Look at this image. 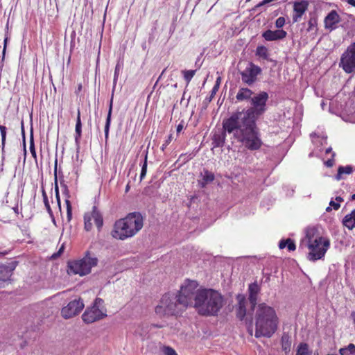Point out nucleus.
<instances>
[{
    "mask_svg": "<svg viewBox=\"0 0 355 355\" xmlns=\"http://www.w3.org/2000/svg\"><path fill=\"white\" fill-rule=\"evenodd\" d=\"M103 300L96 298L94 304L87 307L82 315L83 322L86 324H91L105 317L106 313L103 309Z\"/></svg>",
    "mask_w": 355,
    "mask_h": 355,
    "instance_id": "obj_9",
    "label": "nucleus"
},
{
    "mask_svg": "<svg viewBox=\"0 0 355 355\" xmlns=\"http://www.w3.org/2000/svg\"><path fill=\"white\" fill-rule=\"evenodd\" d=\"M61 187L62 188V193L66 197L65 204L67 207V221L69 223L72 219V206L69 200L70 194L67 185L64 183V180L60 182Z\"/></svg>",
    "mask_w": 355,
    "mask_h": 355,
    "instance_id": "obj_21",
    "label": "nucleus"
},
{
    "mask_svg": "<svg viewBox=\"0 0 355 355\" xmlns=\"http://www.w3.org/2000/svg\"><path fill=\"white\" fill-rule=\"evenodd\" d=\"M329 241L322 236H317L313 241V243H311L307 246L310 250V252L308 254V259L310 261H317L321 259L324 257V254L329 246Z\"/></svg>",
    "mask_w": 355,
    "mask_h": 355,
    "instance_id": "obj_11",
    "label": "nucleus"
},
{
    "mask_svg": "<svg viewBox=\"0 0 355 355\" xmlns=\"http://www.w3.org/2000/svg\"><path fill=\"white\" fill-rule=\"evenodd\" d=\"M239 302V309L237 312V317L240 320H244V295L239 294L237 295Z\"/></svg>",
    "mask_w": 355,
    "mask_h": 355,
    "instance_id": "obj_32",
    "label": "nucleus"
},
{
    "mask_svg": "<svg viewBox=\"0 0 355 355\" xmlns=\"http://www.w3.org/2000/svg\"><path fill=\"white\" fill-rule=\"evenodd\" d=\"M329 205L332 207L335 210H338L340 207V203L334 202L333 199H331L330 201Z\"/></svg>",
    "mask_w": 355,
    "mask_h": 355,
    "instance_id": "obj_51",
    "label": "nucleus"
},
{
    "mask_svg": "<svg viewBox=\"0 0 355 355\" xmlns=\"http://www.w3.org/2000/svg\"><path fill=\"white\" fill-rule=\"evenodd\" d=\"M226 131L223 130H216L212 137L213 148L223 147L226 139Z\"/></svg>",
    "mask_w": 355,
    "mask_h": 355,
    "instance_id": "obj_22",
    "label": "nucleus"
},
{
    "mask_svg": "<svg viewBox=\"0 0 355 355\" xmlns=\"http://www.w3.org/2000/svg\"><path fill=\"white\" fill-rule=\"evenodd\" d=\"M144 225L141 214L130 213L124 218L116 220L112 232V236L117 239L125 240L135 236Z\"/></svg>",
    "mask_w": 355,
    "mask_h": 355,
    "instance_id": "obj_3",
    "label": "nucleus"
},
{
    "mask_svg": "<svg viewBox=\"0 0 355 355\" xmlns=\"http://www.w3.org/2000/svg\"><path fill=\"white\" fill-rule=\"evenodd\" d=\"M326 105V104L324 103V101L322 102L321 103V107H322V109H324V106Z\"/></svg>",
    "mask_w": 355,
    "mask_h": 355,
    "instance_id": "obj_64",
    "label": "nucleus"
},
{
    "mask_svg": "<svg viewBox=\"0 0 355 355\" xmlns=\"http://www.w3.org/2000/svg\"><path fill=\"white\" fill-rule=\"evenodd\" d=\"M55 198H56L59 209H61V202H60V194H58V196H55Z\"/></svg>",
    "mask_w": 355,
    "mask_h": 355,
    "instance_id": "obj_55",
    "label": "nucleus"
},
{
    "mask_svg": "<svg viewBox=\"0 0 355 355\" xmlns=\"http://www.w3.org/2000/svg\"><path fill=\"white\" fill-rule=\"evenodd\" d=\"M92 221L94 222L97 229L100 231L103 225V216L96 206L92 207L91 211L87 212L84 215V228L87 232L92 230L93 227Z\"/></svg>",
    "mask_w": 355,
    "mask_h": 355,
    "instance_id": "obj_13",
    "label": "nucleus"
},
{
    "mask_svg": "<svg viewBox=\"0 0 355 355\" xmlns=\"http://www.w3.org/2000/svg\"><path fill=\"white\" fill-rule=\"evenodd\" d=\"M182 73L187 82V85H189L196 73V70H183Z\"/></svg>",
    "mask_w": 355,
    "mask_h": 355,
    "instance_id": "obj_35",
    "label": "nucleus"
},
{
    "mask_svg": "<svg viewBox=\"0 0 355 355\" xmlns=\"http://www.w3.org/2000/svg\"><path fill=\"white\" fill-rule=\"evenodd\" d=\"M262 74V69L252 62H249L245 67V85L252 86L259 80V76Z\"/></svg>",
    "mask_w": 355,
    "mask_h": 355,
    "instance_id": "obj_16",
    "label": "nucleus"
},
{
    "mask_svg": "<svg viewBox=\"0 0 355 355\" xmlns=\"http://www.w3.org/2000/svg\"><path fill=\"white\" fill-rule=\"evenodd\" d=\"M277 323L274 309L265 303L259 304L255 313V337H271L277 329Z\"/></svg>",
    "mask_w": 355,
    "mask_h": 355,
    "instance_id": "obj_2",
    "label": "nucleus"
},
{
    "mask_svg": "<svg viewBox=\"0 0 355 355\" xmlns=\"http://www.w3.org/2000/svg\"><path fill=\"white\" fill-rule=\"evenodd\" d=\"M217 87H213L211 91V94L209 96H207L204 101H203V105H205V107H207V105H209V103L212 101V99L214 98V96L216 95V94L217 93Z\"/></svg>",
    "mask_w": 355,
    "mask_h": 355,
    "instance_id": "obj_38",
    "label": "nucleus"
},
{
    "mask_svg": "<svg viewBox=\"0 0 355 355\" xmlns=\"http://www.w3.org/2000/svg\"><path fill=\"white\" fill-rule=\"evenodd\" d=\"M279 248L284 249L288 248V251H294L296 249V245L294 241L290 238L286 239H281L279 242Z\"/></svg>",
    "mask_w": 355,
    "mask_h": 355,
    "instance_id": "obj_29",
    "label": "nucleus"
},
{
    "mask_svg": "<svg viewBox=\"0 0 355 355\" xmlns=\"http://www.w3.org/2000/svg\"><path fill=\"white\" fill-rule=\"evenodd\" d=\"M97 257L90 251H87L85 256L78 260L69 263V272L84 276L91 272L92 268L97 266Z\"/></svg>",
    "mask_w": 355,
    "mask_h": 355,
    "instance_id": "obj_6",
    "label": "nucleus"
},
{
    "mask_svg": "<svg viewBox=\"0 0 355 355\" xmlns=\"http://www.w3.org/2000/svg\"><path fill=\"white\" fill-rule=\"evenodd\" d=\"M353 172V167L351 165H347L345 166H339L338 168L337 174L335 175L336 180H340L343 179L342 175L343 174L349 175Z\"/></svg>",
    "mask_w": 355,
    "mask_h": 355,
    "instance_id": "obj_30",
    "label": "nucleus"
},
{
    "mask_svg": "<svg viewBox=\"0 0 355 355\" xmlns=\"http://www.w3.org/2000/svg\"><path fill=\"white\" fill-rule=\"evenodd\" d=\"M282 350L287 355L291 350V340L288 334H284L281 339Z\"/></svg>",
    "mask_w": 355,
    "mask_h": 355,
    "instance_id": "obj_31",
    "label": "nucleus"
},
{
    "mask_svg": "<svg viewBox=\"0 0 355 355\" xmlns=\"http://www.w3.org/2000/svg\"><path fill=\"white\" fill-rule=\"evenodd\" d=\"M82 137V123L80 119V109H78L77 112V118L75 128V142L76 145H78L80 143V138Z\"/></svg>",
    "mask_w": 355,
    "mask_h": 355,
    "instance_id": "obj_26",
    "label": "nucleus"
},
{
    "mask_svg": "<svg viewBox=\"0 0 355 355\" xmlns=\"http://www.w3.org/2000/svg\"><path fill=\"white\" fill-rule=\"evenodd\" d=\"M13 210L15 211V214H18V207H15L13 208Z\"/></svg>",
    "mask_w": 355,
    "mask_h": 355,
    "instance_id": "obj_61",
    "label": "nucleus"
},
{
    "mask_svg": "<svg viewBox=\"0 0 355 355\" xmlns=\"http://www.w3.org/2000/svg\"><path fill=\"white\" fill-rule=\"evenodd\" d=\"M309 1L306 0L297 1L294 2L293 10L295 14L293 17V22H297L307 10Z\"/></svg>",
    "mask_w": 355,
    "mask_h": 355,
    "instance_id": "obj_20",
    "label": "nucleus"
},
{
    "mask_svg": "<svg viewBox=\"0 0 355 355\" xmlns=\"http://www.w3.org/2000/svg\"><path fill=\"white\" fill-rule=\"evenodd\" d=\"M84 308V303L81 298L75 299L61 309V315L65 318H71L79 314Z\"/></svg>",
    "mask_w": 355,
    "mask_h": 355,
    "instance_id": "obj_14",
    "label": "nucleus"
},
{
    "mask_svg": "<svg viewBox=\"0 0 355 355\" xmlns=\"http://www.w3.org/2000/svg\"><path fill=\"white\" fill-rule=\"evenodd\" d=\"M198 283L196 281H187L180 288L176 295L188 306H193L196 303V296L200 290H197Z\"/></svg>",
    "mask_w": 355,
    "mask_h": 355,
    "instance_id": "obj_10",
    "label": "nucleus"
},
{
    "mask_svg": "<svg viewBox=\"0 0 355 355\" xmlns=\"http://www.w3.org/2000/svg\"><path fill=\"white\" fill-rule=\"evenodd\" d=\"M287 33L283 29H277L275 31L267 30L262 33V37L266 41H277L285 38Z\"/></svg>",
    "mask_w": 355,
    "mask_h": 355,
    "instance_id": "obj_19",
    "label": "nucleus"
},
{
    "mask_svg": "<svg viewBox=\"0 0 355 355\" xmlns=\"http://www.w3.org/2000/svg\"><path fill=\"white\" fill-rule=\"evenodd\" d=\"M7 41H8V38L6 37L4 40V46H3V52H2V59H1V62H0V73L3 70V60L5 58Z\"/></svg>",
    "mask_w": 355,
    "mask_h": 355,
    "instance_id": "obj_43",
    "label": "nucleus"
},
{
    "mask_svg": "<svg viewBox=\"0 0 355 355\" xmlns=\"http://www.w3.org/2000/svg\"><path fill=\"white\" fill-rule=\"evenodd\" d=\"M268 281H270V275L269 274L267 275V277L266 278V282H268Z\"/></svg>",
    "mask_w": 355,
    "mask_h": 355,
    "instance_id": "obj_63",
    "label": "nucleus"
},
{
    "mask_svg": "<svg viewBox=\"0 0 355 355\" xmlns=\"http://www.w3.org/2000/svg\"><path fill=\"white\" fill-rule=\"evenodd\" d=\"M284 24H285V18L284 17H280L277 19V20L275 21V26L277 28H281L282 27L284 26Z\"/></svg>",
    "mask_w": 355,
    "mask_h": 355,
    "instance_id": "obj_46",
    "label": "nucleus"
},
{
    "mask_svg": "<svg viewBox=\"0 0 355 355\" xmlns=\"http://www.w3.org/2000/svg\"><path fill=\"white\" fill-rule=\"evenodd\" d=\"M341 21V18L337 12L334 10H331L325 17L324 22L326 29L330 31L335 30L337 28V24Z\"/></svg>",
    "mask_w": 355,
    "mask_h": 355,
    "instance_id": "obj_18",
    "label": "nucleus"
},
{
    "mask_svg": "<svg viewBox=\"0 0 355 355\" xmlns=\"http://www.w3.org/2000/svg\"><path fill=\"white\" fill-rule=\"evenodd\" d=\"M331 210H332V208L330 205L326 208V211L327 212H330Z\"/></svg>",
    "mask_w": 355,
    "mask_h": 355,
    "instance_id": "obj_60",
    "label": "nucleus"
},
{
    "mask_svg": "<svg viewBox=\"0 0 355 355\" xmlns=\"http://www.w3.org/2000/svg\"><path fill=\"white\" fill-rule=\"evenodd\" d=\"M42 197H43V201H44V205H45V207L47 210V212L49 214V215L53 216V211L51 208L46 193L44 189H42Z\"/></svg>",
    "mask_w": 355,
    "mask_h": 355,
    "instance_id": "obj_36",
    "label": "nucleus"
},
{
    "mask_svg": "<svg viewBox=\"0 0 355 355\" xmlns=\"http://www.w3.org/2000/svg\"><path fill=\"white\" fill-rule=\"evenodd\" d=\"M14 269L15 266L0 263V281L6 282L10 279Z\"/></svg>",
    "mask_w": 355,
    "mask_h": 355,
    "instance_id": "obj_24",
    "label": "nucleus"
},
{
    "mask_svg": "<svg viewBox=\"0 0 355 355\" xmlns=\"http://www.w3.org/2000/svg\"><path fill=\"white\" fill-rule=\"evenodd\" d=\"M342 223L349 230L355 228V209L343 218Z\"/></svg>",
    "mask_w": 355,
    "mask_h": 355,
    "instance_id": "obj_27",
    "label": "nucleus"
},
{
    "mask_svg": "<svg viewBox=\"0 0 355 355\" xmlns=\"http://www.w3.org/2000/svg\"><path fill=\"white\" fill-rule=\"evenodd\" d=\"M29 148H30V152L31 153V155L33 157L35 164L37 165V157L36 150H35V144H34L33 135H31Z\"/></svg>",
    "mask_w": 355,
    "mask_h": 355,
    "instance_id": "obj_37",
    "label": "nucleus"
},
{
    "mask_svg": "<svg viewBox=\"0 0 355 355\" xmlns=\"http://www.w3.org/2000/svg\"><path fill=\"white\" fill-rule=\"evenodd\" d=\"M172 139H173V135L170 134L168 136V138L164 141V144L161 146V150L162 151H164L166 149V148L169 145V144L171 142Z\"/></svg>",
    "mask_w": 355,
    "mask_h": 355,
    "instance_id": "obj_45",
    "label": "nucleus"
},
{
    "mask_svg": "<svg viewBox=\"0 0 355 355\" xmlns=\"http://www.w3.org/2000/svg\"><path fill=\"white\" fill-rule=\"evenodd\" d=\"M348 4L355 7V0H346Z\"/></svg>",
    "mask_w": 355,
    "mask_h": 355,
    "instance_id": "obj_57",
    "label": "nucleus"
},
{
    "mask_svg": "<svg viewBox=\"0 0 355 355\" xmlns=\"http://www.w3.org/2000/svg\"><path fill=\"white\" fill-rule=\"evenodd\" d=\"M147 172V153L146 154L144 162L141 168L140 180H142L146 175Z\"/></svg>",
    "mask_w": 355,
    "mask_h": 355,
    "instance_id": "obj_42",
    "label": "nucleus"
},
{
    "mask_svg": "<svg viewBox=\"0 0 355 355\" xmlns=\"http://www.w3.org/2000/svg\"><path fill=\"white\" fill-rule=\"evenodd\" d=\"M224 305L223 296L214 289H201L196 296L193 307L203 316L217 315Z\"/></svg>",
    "mask_w": 355,
    "mask_h": 355,
    "instance_id": "obj_1",
    "label": "nucleus"
},
{
    "mask_svg": "<svg viewBox=\"0 0 355 355\" xmlns=\"http://www.w3.org/2000/svg\"><path fill=\"white\" fill-rule=\"evenodd\" d=\"M339 66L347 73L355 69V42L352 43L342 54Z\"/></svg>",
    "mask_w": 355,
    "mask_h": 355,
    "instance_id": "obj_12",
    "label": "nucleus"
},
{
    "mask_svg": "<svg viewBox=\"0 0 355 355\" xmlns=\"http://www.w3.org/2000/svg\"><path fill=\"white\" fill-rule=\"evenodd\" d=\"M82 89H83V85H82V83H79V84L78 85V87H77L76 89L75 90V94H76L77 96H78V95H79V94L81 92Z\"/></svg>",
    "mask_w": 355,
    "mask_h": 355,
    "instance_id": "obj_53",
    "label": "nucleus"
},
{
    "mask_svg": "<svg viewBox=\"0 0 355 355\" xmlns=\"http://www.w3.org/2000/svg\"><path fill=\"white\" fill-rule=\"evenodd\" d=\"M220 78L218 77L217 79H216V83L214 85V87H217V91H218V89H219V86H220Z\"/></svg>",
    "mask_w": 355,
    "mask_h": 355,
    "instance_id": "obj_56",
    "label": "nucleus"
},
{
    "mask_svg": "<svg viewBox=\"0 0 355 355\" xmlns=\"http://www.w3.org/2000/svg\"><path fill=\"white\" fill-rule=\"evenodd\" d=\"M254 95L255 94L251 89L245 87V101L249 102Z\"/></svg>",
    "mask_w": 355,
    "mask_h": 355,
    "instance_id": "obj_48",
    "label": "nucleus"
},
{
    "mask_svg": "<svg viewBox=\"0 0 355 355\" xmlns=\"http://www.w3.org/2000/svg\"><path fill=\"white\" fill-rule=\"evenodd\" d=\"M336 156V153H332V155H331V159H329L328 160H327L325 162H324V164L327 167H332L335 163V161H334V157Z\"/></svg>",
    "mask_w": 355,
    "mask_h": 355,
    "instance_id": "obj_47",
    "label": "nucleus"
},
{
    "mask_svg": "<svg viewBox=\"0 0 355 355\" xmlns=\"http://www.w3.org/2000/svg\"><path fill=\"white\" fill-rule=\"evenodd\" d=\"M238 101H242L244 100V88H241L236 96Z\"/></svg>",
    "mask_w": 355,
    "mask_h": 355,
    "instance_id": "obj_49",
    "label": "nucleus"
},
{
    "mask_svg": "<svg viewBox=\"0 0 355 355\" xmlns=\"http://www.w3.org/2000/svg\"><path fill=\"white\" fill-rule=\"evenodd\" d=\"M202 179L198 181V184L201 188H205L207 184L213 182L214 180L215 176L214 174L205 169L203 173H201Z\"/></svg>",
    "mask_w": 355,
    "mask_h": 355,
    "instance_id": "obj_25",
    "label": "nucleus"
},
{
    "mask_svg": "<svg viewBox=\"0 0 355 355\" xmlns=\"http://www.w3.org/2000/svg\"><path fill=\"white\" fill-rule=\"evenodd\" d=\"M163 352L165 355H178L175 349L169 346L164 347Z\"/></svg>",
    "mask_w": 355,
    "mask_h": 355,
    "instance_id": "obj_44",
    "label": "nucleus"
},
{
    "mask_svg": "<svg viewBox=\"0 0 355 355\" xmlns=\"http://www.w3.org/2000/svg\"><path fill=\"white\" fill-rule=\"evenodd\" d=\"M309 27L307 28L308 31H312L317 26V18L315 16H312L310 17L308 21Z\"/></svg>",
    "mask_w": 355,
    "mask_h": 355,
    "instance_id": "obj_41",
    "label": "nucleus"
},
{
    "mask_svg": "<svg viewBox=\"0 0 355 355\" xmlns=\"http://www.w3.org/2000/svg\"><path fill=\"white\" fill-rule=\"evenodd\" d=\"M269 96L266 92L262 91L256 94L250 98V107L245 110L247 120L257 121L267 110L266 103Z\"/></svg>",
    "mask_w": 355,
    "mask_h": 355,
    "instance_id": "obj_7",
    "label": "nucleus"
},
{
    "mask_svg": "<svg viewBox=\"0 0 355 355\" xmlns=\"http://www.w3.org/2000/svg\"><path fill=\"white\" fill-rule=\"evenodd\" d=\"M255 55L259 58L268 60L269 62H273L274 60L269 58V53L268 49L263 45L258 46L256 49Z\"/></svg>",
    "mask_w": 355,
    "mask_h": 355,
    "instance_id": "obj_28",
    "label": "nucleus"
},
{
    "mask_svg": "<svg viewBox=\"0 0 355 355\" xmlns=\"http://www.w3.org/2000/svg\"><path fill=\"white\" fill-rule=\"evenodd\" d=\"M336 200L339 203V202L343 201V198L342 197H340V196H337L336 198Z\"/></svg>",
    "mask_w": 355,
    "mask_h": 355,
    "instance_id": "obj_58",
    "label": "nucleus"
},
{
    "mask_svg": "<svg viewBox=\"0 0 355 355\" xmlns=\"http://www.w3.org/2000/svg\"><path fill=\"white\" fill-rule=\"evenodd\" d=\"M248 291V300L250 304V311H254L257 304L258 295L261 292V284H259L256 281L250 284Z\"/></svg>",
    "mask_w": 355,
    "mask_h": 355,
    "instance_id": "obj_17",
    "label": "nucleus"
},
{
    "mask_svg": "<svg viewBox=\"0 0 355 355\" xmlns=\"http://www.w3.org/2000/svg\"><path fill=\"white\" fill-rule=\"evenodd\" d=\"M318 230L315 227L306 228L305 238L302 239L300 247H302L303 245L308 246L309 243H313V241L315 239V236Z\"/></svg>",
    "mask_w": 355,
    "mask_h": 355,
    "instance_id": "obj_23",
    "label": "nucleus"
},
{
    "mask_svg": "<svg viewBox=\"0 0 355 355\" xmlns=\"http://www.w3.org/2000/svg\"><path fill=\"white\" fill-rule=\"evenodd\" d=\"M64 250V244H62L60 246V248H59L58 252L54 253L53 254H52L51 257L53 259H56L57 257H60L62 254Z\"/></svg>",
    "mask_w": 355,
    "mask_h": 355,
    "instance_id": "obj_50",
    "label": "nucleus"
},
{
    "mask_svg": "<svg viewBox=\"0 0 355 355\" xmlns=\"http://www.w3.org/2000/svg\"><path fill=\"white\" fill-rule=\"evenodd\" d=\"M223 128L229 134H233L232 144L243 147L244 142V110H237L223 121Z\"/></svg>",
    "mask_w": 355,
    "mask_h": 355,
    "instance_id": "obj_4",
    "label": "nucleus"
},
{
    "mask_svg": "<svg viewBox=\"0 0 355 355\" xmlns=\"http://www.w3.org/2000/svg\"><path fill=\"white\" fill-rule=\"evenodd\" d=\"M187 306L176 295L166 293L161 297L155 311L159 317L180 316L186 311Z\"/></svg>",
    "mask_w": 355,
    "mask_h": 355,
    "instance_id": "obj_5",
    "label": "nucleus"
},
{
    "mask_svg": "<svg viewBox=\"0 0 355 355\" xmlns=\"http://www.w3.org/2000/svg\"><path fill=\"white\" fill-rule=\"evenodd\" d=\"M340 355H355V345L350 343L347 347L339 350Z\"/></svg>",
    "mask_w": 355,
    "mask_h": 355,
    "instance_id": "obj_34",
    "label": "nucleus"
},
{
    "mask_svg": "<svg viewBox=\"0 0 355 355\" xmlns=\"http://www.w3.org/2000/svg\"><path fill=\"white\" fill-rule=\"evenodd\" d=\"M331 152H332V148H331V147H329V148H327V149H326V150H325V153H326V154H329V153H331Z\"/></svg>",
    "mask_w": 355,
    "mask_h": 355,
    "instance_id": "obj_59",
    "label": "nucleus"
},
{
    "mask_svg": "<svg viewBox=\"0 0 355 355\" xmlns=\"http://www.w3.org/2000/svg\"><path fill=\"white\" fill-rule=\"evenodd\" d=\"M263 142L257 121L247 120L245 117V148L250 150H259Z\"/></svg>",
    "mask_w": 355,
    "mask_h": 355,
    "instance_id": "obj_8",
    "label": "nucleus"
},
{
    "mask_svg": "<svg viewBox=\"0 0 355 355\" xmlns=\"http://www.w3.org/2000/svg\"><path fill=\"white\" fill-rule=\"evenodd\" d=\"M295 355H311L309 345L306 343H300L297 346Z\"/></svg>",
    "mask_w": 355,
    "mask_h": 355,
    "instance_id": "obj_33",
    "label": "nucleus"
},
{
    "mask_svg": "<svg viewBox=\"0 0 355 355\" xmlns=\"http://www.w3.org/2000/svg\"><path fill=\"white\" fill-rule=\"evenodd\" d=\"M0 132L1 136L2 150H4L6 141L7 128L5 125H0Z\"/></svg>",
    "mask_w": 355,
    "mask_h": 355,
    "instance_id": "obj_39",
    "label": "nucleus"
},
{
    "mask_svg": "<svg viewBox=\"0 0 355 355\" xmlns=\"http://www.w3.org/2000/svg\"><path fill=\"white\" fill-rule=\"evenodd\" d=\"M350 200H355V193L351 196Z\"/></svg>",
    "mask_w": 355,
    "mask_h": 355,
    "instance_id": "obj_62",
    "label": "nucleus"
},
{
    "mask_svg": "<svg viewBox=\"0 0 355 355\" xmlns=\"http://www.w3.org/2000/svg\"><path fill=\"white\" fill-rule=\"evenodd\" d=\"M54 184H55V196H58V194H60V193H59V187H58V176H57V160H55V167H54Z\"/></svg>",
    "mask_w": 355,
    "mask_h": 355,
    "instance_id": "obj_40",
    "label": "nucleus"
},
{
    "mask_svg": "<svg viewBox=\"0 0 355 355\" xmlns=\"http://www.w3.org/2000/svg\"><path fill=\"white\" fill-rule=\"evenodd\" d=\"M123 67V62H118L116 64L115 69H114V79H113V89H112V94L110 99V107L108 110V114L106 119L105 125V139L108 138L109 135V130H110V126L111 123V115H112V103H113V95H114V91L116 85V83L118 80V78L120 73V71Z\"/></svg>",
    "mask_w": 355,
    "mask_h": 355,
    "instance_id": "obj_15",
    "label": "nucleus"
},
{
    "mask_svg": "<svg viewBox=\"0 0 355 355\" xmlns=\"http://www.w3.org/2000/svg\"><path fill=\"white\" fill-rule=\"evenodd\" d=\"M183 128H184L183 123H182V122H181V123H179V124L178 125V126H177V132H178V133H180V132L182 130Z\"/></svg>",
    "mask_w": 355,
    "mask_h": 355,
    "instance_id": "obj_54",
    "label": "nucleus"
},
{
    "mask_svg": "<svg viewBox=\"0 0 355 355\" xmlns=\"http://www.w3.org/2000/svg\"><path fill=\"white\" fill-rule=\"evenodd\" d=\"M21 131H22L23 137H24V155H26V149L25 136H24V130L23 122L21 123Z\"/></svg>",
    "mask_w": 355,
    "mask_h": 355,
    "instance_id": "obj_52",
    "label": "nucleus"
}]
</instances>
